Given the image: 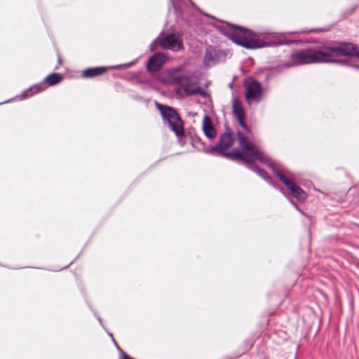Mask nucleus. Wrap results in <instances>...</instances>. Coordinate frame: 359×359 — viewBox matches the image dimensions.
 Masks as SVG:
<instances>
[{
	"label": "nucleus",
	"instance_id": "obj_34",
	"mask_svg": "<svg viewBox=\"0 0 359 359\" xmlns=\"http://www.w3.org/2000/svg\"><path fill=\"white\" fill-rule=\"evenodd\" d=\"M229 86L230 88H233V82L230 83L229 84Z\"/></svg>",
	"mask_w": 359,
	"mask_h": 359
},
{
	"label": "nucleus",
	"instance_id": "obj_17",
	"mask_svg": "<svg viewBox=\"0 0 359 359\" xmlns=\"http://www.w3.org/2000/svg\"><path fill=\"white\" fill-rule=\"evenodd\" d=\"M233 113L236 118L245 117V114L241 102L237 97L233 99L232 103Z\"/></svg>",
	"mask_w": 359,
	"mask_h": 359
},
{
	"label": "nucleus",
	"instance_id": "obj_11",
	"mask_svg": "<svg viewBox=\"0 0 359 359\" xmlns=\"http://www.w3.org/2000/svg\"><path fill=\"white\" fill-rule=\"evenodd\" d=\"M131 63L129 64H125L121 65H116V66H111V67H90L88 68L83 71L82 72V76L83 78H93L96 76H99L101 74H103L105 73L107 70V69H120L121 67H130Z\"/></svg>",
	"mask_w": 359,
	"mask_h": 359
},
{
	"label": "nucleus",
	"instance_id": "obj_15",
	"mask_svg": "<svg viewBox=\"0 0 359 359\" xmlns=\"http://www.w3.org/2000/svg\"><path fill=\"white\" fill-rule=\"evenodd\" d=\"M203 130L208 138L212 140L216 137V130L212 126L210 118L207 115L203 118Z\"/></svg>",
	"mask_w": 359,
	"mask_h": 359
},
{
	"label": "nucleus",
	"instance_id": "obj_9",
	"mask_svg": "<svg viewBox=\"0 0 359 359\" xmlns=\"http://www.w3.org/2000/svg\"><path fill=\"white\" fill-rule=\"evenodd\" d=\"M172 3L175 14L177 18L184 19L186 13L194 6V4L191 0H170Z\"/></svg>",
	"mask_w": 359,
	"mask_h": 359
},
{
	"label": "nucleus",
	"instance_id": "obj_20",
	"mask_svg": "<svg viewBox=\"0 0 359 359\" xmlns=\"http://www.w3.org/2000/svg\"><path fill=\"white\" fill-rule=\"evenodd\" d=\"M189 94L201 95L204 97H208L209 95L201 87L194 88L192 92H189Z\"/></svg>",
	"mask_w": 359,
	"mask_h": 359
},
{
	"label": "nucleus",
	"instance_id": "obj_7",
	"mask_svg": "<svg viewBox=\"0 0 359 359\" xmlns=\"http://www.w3.org/2000/svg\"><path fill=\"white\" fill-rule=\"evenodd\" d=\"M243 86L245 88V98L259 102L263 97V89L261 83L252 76L245 77L243 80Z\"/></svg>",
	"mask_w": 359,
	"mask_h": 359
},
{
	"label": "nucleus",
	"instance_id": "obj_3",
	"mask_svg": "<svg viewBox=\"0 0 359 359\" xmlns=\"http://www.w3.org/2000/svg\"><path fill=\"white\" fill-rule=\"evenodd\" d=\"M237 135L241 147L239 152L242 154L239 157H235V161H242L245 163H253L259 161L269 168H272L275 162L266 154L252 145L248 137L241 131H237Z\"/></svg>",
	"mask_w": 359,
	"mask_h": 359
},
{
	"label": "nucleus",
	"instance_id": "obj_2",
	"mask_svg": "<svg viewBox=\"0 0 359 359\" xmlns=\"http://www.w3.org/2000/svg\"><path fill=\"white\" fill-rule=\"evenodd\" d=\"M219 32L233 43L247 49H255L270 46L268 42L260 39L252 31L229 22L226 26L216 27Z\"/></svg>",
	"mask_w": 359,
	"mask_h": 359
},
{
	"label": "nucleus",
	"instance_id": "obj_13",
	"mask_svg": "<svg viewBox=\"0 0 359 359\" xmlns=\"http://www.w3.org/2000/svg\"><path fill=\"white\" fill-rule=\"evenodd\" d=\"M246 166L249 170H251L252 171L256 172L260 177L265 180L267 183H269L273 187L279 189L282 193H283V189L279 188L277 184L273 181V180L266 170L259 168L257 165H253L252 163H247Z\"/></svg>",
	"mask_w": 359,
	"mask_h": 359
},
{
	"label": "nucleus",
	"instance_id": "obj_5",
	"mask_svg": "<svg viewBox=\"0 0 359 359\" xmlns=\"http://www.w3.org/2000/svg\"><path fill=\"white\" fill-rule=\"evenodd\" d=\"M156 109L160 111L164 122L168 123L170 130L176 136L183 134V121L177 111L172 107L155 102Z\"/></svg>",
	"mask_w": 359,
	"mask_h": 359
},
{
	"label": "nucleus",
	"instance_id": "obj_23",
	"mask_svg": "<svg viewBox=\"0 0 359 359\" xmlns=\"http://www.w3.org/2000/svg\"><path fill=\"white\" fill-rule=\"evenodd\" d=\"M292 43V41L289 40H278L273 43L274 46H281V45H290Z\"/></svg>",
	"mask_w": 359,
	"mask_h": 359
},
{
	"label": "nucleus",
	"instance_id": "obj_36",
	"mask_svg": "<svg viewBox=\"0 0 359 359\" xmlns=\"http://www.w3.org/2000/svg\"><path fill=\"white\" fill-rule=\"evenodd\" d=\"M355 8H356V6H354L351 8V12H353Z\"/></svg>",
	"mask_w": 359,
	"mask_h": 359
},
{
	"label": "nucleus",
	"instance_id": "obj_1",
	"mask_svg": "<svg viewBox=\"0 0 359 359\" xmlns=\"http://www.w3.org/2000/svg\"><path fill=\"white\" fill-rule=\"evenodd\" d=\"M355 46L351 43H332L320 50L306 48L292 53L283 65L284 67H294L314 63H339L347 65L344 60L332 59L333 57L353 56Z\"/></svg>",
	"mask_w": 359,
	"mask_h": 359
},
{
	"label": "nucleus",
	"instance_id": "obj_28",
	"mask_svg": "<svg viewBox=\"0 0 359 359\" xmlns=\"http://www.w3.org/2000/svg\"><path fill=\"white\" fill-rule=\"evenodd\" d=\"M113 342L114 344H115L116 348L120 351V353H121V348L119 347V346L118 345V344L116 343V341H115L114 339H113Z\"/></svg>",
	"mask_w": 359,
	"mask_h": 359
},
{
	"label": "nucleus",
	"instance_id": "obj_8",
	"mask_svg": "<svg viewBox=\"0 0 359 359\" xmlns=\"http://www.w3.org/2000/svg\"><path fill=\"white\" fill-rule=\"evenodd\" d=\"M160 45L163 50H172L174 52L183 48L182 39L180 35L169 33L162 37Z\"/></svg>",
	"mask_w": 359,
	"mask_h": 359
},
{
	"label": "nucleus",
	"instance_id": "obj_22",
	"mask_svg": "<svg viewBox=\"0 0 359 359\" xmlns=\"http://www.w3.org/2000/svg\"><path fill=\"white\" fill-rule=\"evenodd\" d=\"M177 139H178V142H180V144L181 145H184L186 144V134L184 133V130L183 129V134L182 135H180V136H177Z\"/></svg>",
	"mask_w": 359,
	"mask_h": 359
},
{
	"label": "nucleus",
	"instance_id": "obj_31",
	"mask_svg": "<svg viewBox=\"0 0 359 359\" xmlns=\"http://www.w3.org/2000/svg\"><path fill=\"white\" fill-rule=\"evenodd\" d=\"M351 66L353 67V68L356 69H359V65H351Z\"/></svg>",
	"mask_w": 359,
	"mask_h": 359
},
{
	"label": "nucleus",
	"instance_id": "obj_14",
	"mask_svg": "<svg viewBox=\"0 0 359 359\" xmlns=\"http://www.w3.org/2000/svg\"><path fill=\"white\" fill-rule=\"evenodd\" d=\"M168 78L169 82L174 85H180L187 79V77L181 73L180 68L168 70Z\"/></svg>",
	"mask_w": 359,
	"mask_h": 359
},
{
	"label": "nucleus",
	"instance_id": "obj_25",
	"mask_svg": "<svg viewBox=\"0 0 359 359\" xmlns=\"http://www.w3.org/2000/svg\"><path fill=\"white\" fill-rule=\"evenodd\" d=\"M285 196L288 198V200H289L290 203H291V205H292V206H293V207H294L297 210H299V208L298 207V205H297V203H296L295 202H294V201H293L291 198H290L288 196Z\"/></svg>",
	"mask_w": 359,
	"mask_h": 359
},
{
	"label": "nucleus",
	"instance_id": "obj_24",
	"mask_svg": "<svg viewBox=\"0 0 359 359\" xmlns=\"http://www.w3.org/2000/svg\"><path fill=\"white\" fill-rule=\"evenodd\" d=\"M194 88H190L189 86H186L184 88L187 96L194 95V94H189V92H192Z\"/></svg>",
	"mask_w": 359,
	"mask_h": 359
},
{
	"label": "nucleus",
	"instance_id": "obj_12",
	"mask_svg": "<svg viewBox=\"0 0 359 359\" xmlns=\"http://www.w3.org/2000/svg\"><path fill=\"white\" fill-rule=\"evenodd\" d=\"M165 55L163 53H155L147 60V68L150 72H156L160 69L165 61Z\"/></svg>",
	"mask_w": 359,
	"mask_h": 359
},
{
	"label": "nucleus",
	"instance_id": "obj_37",
	"mask_svg": "<svg viewBox=\"0 0 359 359\" xmlns=\"http://www.w3.org/2000/svg\"><path fill=\"white\" fill-rule=\"evenodd\" d=\"M108 334H109V337H111L112 338V339H114V337H113L112 334H111V333H109V332Z\"/></svg>",
	"mask_w": 359,
	"mask_h": 359
},
{
	"label": "nucleus",
	"instance_id": "obj_35",
	"mask_svg": "<svg viewBox=\"0 0 359 359\" xmlns=\"http://www.w3.org/2000/svg\"><path fill=\"white\" fill-rule=\"evenodd\" d=\"M11 100H6V101H5V102H1V103H0V104H4V103H7V102H11Z\"/></svg>",
	"mask_w": 359,
	"mask_h": 359
},
{
	"label": "nucleus",
	"instance_id": "obj_30",
	"mask_svg": "<svg viewBox=\"0 0 359 359\" xmlns=\"http://www.w3.org/2000/svg\"><path fill=\"white\" fill-rule=\"evenodd\" d=\"M297 211L299 212H300L302 215L306 217H309V216H308L304 211H302L300 208H299V210H297Z\"/></svg>",
	"mask_w": 359,
	"mask_h": 359
},
{
	"label": "nucleus",
	"instance_id": "obj_6",
	"mask_svg": "<svg viewBox=\"0 0 359 359\" xmlns=\"http://www.w3.org/2000/svg\"><path fill=\"white\" fill-rule=\"evenodd\" d=\"M278 179L290 189L292 196L299 202H304L307 198L306 193L292 180L284 175L276 167V163L270 168Z\"/></svg>",
	"mask_w": 359,
	"mask_h": 359
},
{
	"label": "nucleus",
	"instance_id": "obj_32",
	"mask_svg": "<svg viewBox=\"0 0 359 359\" xmlns=\"http://www.w3.org/2000/svg\"><path fill=\"white\" fill-rule=\"evenodd\" d=\"M97 320H99L100 324L103 326V325H102V319L100 316H97Z\"/></svg>",
	"mask_w": 359,
	"mask_h": 359
},
{
	"label": "nucleus",
	"instance_id": "obj_10",
	"mask_svg": "<svg viewBox=\"0 0 359 359\" xmlns=\"http://www.w3.org/2000/svg\"><path fill=\"white\" fill-rule=\"evenodd\" d=\"M224 56L222 50L208 47L205 50V54L203 57V64L205 66H212L218 62L220 59Z\"/></svg>",
	"mask_w": 359,
	"mask_h": 359
},
{
	"label": "nucleus",
	"instance_id": "obj_18",
	"mask_svg": "<svg viewBox=\"0 0 359 359\" xmlns=\"http://www.w3.org/2000/svg\"><path fill=\"white\" fill-rule=\"evenodd\" d=\"M191 144L194 147L196 148L200 151H203L205 153L208 154V150L209 147H206L205 143L202 141V140L197 135L191 136Z\"/></svg>",
	"mask_w": 359,
	"mask_h": 359
},
{
	"label": "nucleus",
	"instance_id": "obj_19",
	"mask_svg": "<svg viewBox=\"0 0 359 359\" xmlns=\"http://www.w3.org/2000/svg\"><path fill=\"white\" fill-rule=\"evenodd\" d=\"M62 80V76L59 73H51L44 79V82L49 86H55Z\"/></svg>",
	"mask_w": 359,
	"mask_h": 359
},
{
	"label": "nucleus",
	"instance_id": "obj_26",
	"mask_svg": "<svg viewBox=\"0 0 359 359\" xmlns=\"http://www.w3.org/2000/svg\"><path fill=\"white\" fill-rule=\"evenodd\" d=\"M353 56L359 58V48L355 46V50H354Z\"/></svg>",
	"mask_w": 359,
	"mask_h": 359
},
{
	"label": "nucleus",
	"instance_id": "obj_4",
	"mask_svg": "<svg viewBox=\"0 0 359 359\" xmlns=\"http://www.w3.org/2000/svg\"><path fill=\"white\" fill-rule=\"evenodd\" d=\"M234 142L235 138L232 130L229 127H226L225 131L219 136L218 143L209 147L207 151L208 154L225 157L229 160L235 161V157H239L242 154L239 152V149L234 148L231 151H226L233 144Z\"/></svg>",
	"mask_w": 359,
	"mask_h": 359
},
{
	"label": "nucleus",
	"instance_id": "obj_16",
	"mask_svg": "<svg viewBox=\"0 0 359 359\" xmlns=\"http://www.w3.org/2000/svg\"><path fill=\"white\" fill-rule=\"evenodd\" d=\"M46 89V86L44 83H38L33 85L29 88L23 91V93L20 95V99L23 100L31 97L32 95L40 93Z\"/></svg>",
	"mask_w": 359,
	"mask_h": 359
},
{
	"label": "nucleus",
	"instance_id": "obj_27",
	"mask_svg": "<svg viewBox=\"0 0 359 359\" xmlns=\"http://www.w3.org/2000/svg\"><path fill=\"white\" fill-rule=\"evenodd\" d=\"M318 29H310V30H302L301 31L302 33H306V32H317Z\"/></svg>",
	"mask_w": 359,
	"mask_h": 359
},
{
	"label": "nucleus",
	"instance_id": "obj_29",
	"mask_svg": "<svg viewBox=\"0 0 359 359\" xmlns=\"http://www.w3.org/2000/svg\"><path fill=\"white\" fill-rule=\"evenodd\" d=\"M113 342L114 344H115L116 348L120 351V353H121V348L119 347V346L118 345V344L116 343V341H115L114 339H113Z\"/></svg>",
	"mask_w": 359,
	"mask_h": 359
},
{
	"label": "nucleus",
	"instance_id": "obj_21",
	"mask_svg": "<svg viewBox=\"0 0 359 359\" xmlns=\"http://www.w3.org/2000/svg\"><path fill=\"white\" fill-rule=\"evenodd\" d=\"M244 118L245 117L238 118L237 120L238 121L239 125L245 130V132L250 133V129L244 121Z\"/></svg>",
	"mask_w": 359,
	"mask_h": 359
},
{
	"label": "nucleus",
	"instance_id": "obj_33",
	"mask_svg": "<svg viewBox=\"0 0 359 359\" xmlns=\"http://www.w3.org/2000/svg\"><path fill=\"white\" fill-rule=\"evenodd\" d=\"M57 60H58L59 65H61L62 64V59H61L60 57H58Z\"/></svg>",
	"mask_w": 359,
	"mask_h": 359
}]
</instances>
